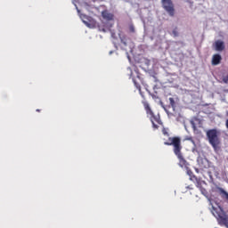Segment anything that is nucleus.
Returning a JSON list of instances; mask_svg holds the SVG:
<instances>
[{
    "mask_svg": "<svg viewBox=\"0 0 228 228\" xmlns=\"http://www.w3.org/2000/svg\"><path fill=\"white\" fill-rule=\"evenodd\" d=\"M160 106H161V108H163V109L166 108L165 105L163 104V102H160Z\"/></svg>",
    "mask_w": 228,
    "mask_h": 228,
    "instance_id": "obj_22",
    "label": "nucleus"
},
{
    "mask_svg": "<svg viewBox=\"0 0 228 228\" xmlns=\"http://www.w3.org/2000/svg\"><path fill=\"white\" fill-rule=\"evenodd\" d=\"M163 110L166 111L167 115H168V117H170V112L168 111V109H167V107H164Z\"/></svg>",
    "mask_w": 228,
    "mask_h": 228,
    "instance_id": "obj_19",
    "label": "nucleus"
},
{
    "mask_svg": "<svg viewBox=\"0 0 228 228\" xmlns=\"http://www.w3.org/2000/svg\"><path fill=\"white\" fill-rule=\"evenodd\" d=\"M209 177H211V172H208Z\"/></svg>",
    "mask_w": 228,
    "mask_h": 228,
    "instance_id": "obj_27",
    "label": "nucleus"
},
{
    "mask_svg": "<svg viewBox=\"0 0 228 228\" xmlns=\"http://www.w3.org/2000/svg\"><path fill=\"white\" fill-rule=\"evenodd\" d=\"M226 129H228V119L225 122Z\"/></svg>",
    "mask_w": 228,
    "mask_h": 228,
    "instance_id": "obj_23",
    "label": "nucleus"
},
{
    "mask_svg": "<svg viewBox=\"0 0 228 228\" xmlns=\"http://www.w3.org/2000/svg\"><path fill=\"white\" fill-rule=\"evenodd\" d=\"M185 140L191 142V143H193V145H195V141L193 140V137H186Z\"/></svg>",
    "mask_w": 228,
    "mask_h": 228,
    "instance_id": "obj_17",
    "label": "nucleus"
},
{
    "mask_svg": "<svg viewBox=\"0 0 228 228\" xmlns=\"http://www.w3.org/2000/svg\"><path fill=\"white\" fill-rule=\"evenodd\" d=\"M215 49L216 51L222 52L224 49H225V45L224 44V41L217 40L215 43Z\"/></svg>",
    "mask_w": 228,
    "mask_h": 228,
    "instance_id": "obj_9",
    "label": "nucleus"
},
{
    "mask_svg": "<svg viewBox=\"0 0 228 228\" xmlns=\"http://www.w3.org/2000/svg\"><path fill=\"white\" fill-rule=\"evenodd\" d=\"M119 38L121 41V49H123V51H127V47H129V50L132 51L131 39H129L124 34H119Z\"/></svg>",
    "mask_w": 228,
    "mask_h": 228,
    "instance_id": "obj_6",
    "label": "nucleus"
},
{
    "mask_svg": "<svg viewBox=\"0 0 228 228\" xmlns=\"http://www.w3.org/2000/svg\"><path fill=\"white\" fill-rule=\"evenodd\" d=\"M133 83H134V86L137 88V90H139V92H141L142 89L140 87V84H138V82L136 81V78H133Z\"/></svg>",
    "mask_w": 228,
    "mask_h": 228,
    "instance_id": "obj_12",
    "label": "nucleus"
},
{
    "mask_svg": "<svg viewBox=\"0 0 228 228\" xmlns=\"http://www.w3.org/2000/svg\"><path fill=\"white\" fill-rule=\"evenodd\" d=\"M110 54H113V51H110Z\"/></svg>",
    "mask_w": 228,
    "mask_h": 228,
    "instance_id": "obj_26",
    "label": "nucleus"
},
{
    "mask_svg": "<svg viewBox=\"0 0 228 228\" xmlns=\"http://www.w3.org/2000/svg\"><path fill=\"white\" fill-rule=\"evenodd\" d=\"M163 134H168L165 130H163Z\"/></svg>",
    "mask_w": 228,
    "mask_h": 228,
    "instance_id": "obj_25",
    "label": "nucleus"
},
{
    "mask_svg": "<svg viewBox=\"0 0 228 228\" xmlns=\"http://www.w3.org/2000/svg\"><path fill=\"white\" fill-rule=\"evenodd\" d=\"M169 102L173 110H175V101L174 100V98H169Z\"/></svg>",
    "mask_w": 228,
    "mask_h": 228,
    "instance_id": "obj_13",
    "label": "nucleus"
},
{
    "mask_svg": "<svg viewBox=\"0 0 228 228\" xmlns=\"http://www.w3.org/2000/svg\"><path fill=\"white\" fill-rule=\"evenodd\" d=\"M102 16L103 17V19H105V20H113V19H114L113 13H111L108 11H103L102 12Z\"/></svg>",
    "mask_w": 228,
    "mask_h": 228,
    "instance_id": "obj_11",
    "label": "nucleus"
},
{
    "mask_svg": "<svg viewBox=\"0 0 228 228\" xmlns=\"http://www.w3.org/2000/svg\"><path fill=\"white\" fill-rule=\"evenodd\" d=\"M74 5L76 7V10H77L82 22H84V24H86V26H87V28H92V25L90 24V20L92 18L88 17L86 14L81 13V11L79 10V8H77V5L76 4H74Z\"/></svg>",
    "mask_w": 228,
    "mask_h": 228,
    "instance_id": "obj_7",
    "label": "nucleus"
},
{
    "mask_svg": "<svg viewBox=\"0 0 228 228\" xmlns=\"http://www.w3.org/2000/svg\"><path fill=\"white\" fill-rule=\"evenodd\" d=\"M220 61H222V55L221 54H214L212 57V65H220Z\"/></svg>",
    "mask_w": 228,
    "mask_h": 228,
    "instance_id": "obj_10",
    "label": "nucleus"
},
{
    "mask_svg": "<svg viewBox=\"0 0 228 228\" xmlns=\"http://www.w3.org/2000/svg\"><path fill=\"white\" fill-rule=\"evenodd\" d=\"M137 74V79H139V81H142V78L140 77V73H136Z\"/></svg>",
    "mask_w": 228,
    "mask_h": 228,
    "instance_id": "obj_20",
    "label": "nucleus"
},
{
    "mask_svg": "<svg viewBox=\"0 0 228 228\" xmlns=\"http://www.w3.org/2000/svg\"><path fill=\"white\" fill-rule=\"evenodd\" d=\"M207 138L208 140V142L213 147L214 151L216 152V151L220 150V132L216 129H209L206 132Z\"/></svg>",
    "mask_w": 228,
    "mask_h": 228,
    "instance_id": "obj_3",
    "label": "nucleus"
},
{
    "mask_svg": "<svg viewBox=\"0 0 228 228\" xmlns=\"http://www.w3.org/2000/svg\"><path fill=\"white\" fill-rule=\"evenodd\" d=\"M174 37H179V32L177 31V28H175L173 31H172Z\"/></svg>",
    "mask_w": 228,
    "mask_h": 228,
    "instance_id": "obj_16",
    "label": "nucleus"
},
{
    "mask_svg": "<svg viewBox=\"0 0 228 228\" xmlns=\"http://www.w3.org/2000/svg\"><path fill=\"white\" fill-rule=\"evenodd\" d=\"M169 142H164V145H173L174 153L175 154V156H177L179 159V167L188 171L189 164L186 161V159H184V157H183V154L181 153V150L183 149V146H181V138L170 137Z\"/></svg>",
    "mask_w": 228,
    "mask_h": 228,
    "instance_id": "obj_1",
    "label": "nucleus"
},
{
    "mask_svg": "<svg viewBox=\"0 0 228 228\" xmlns=\"http://www.w3.org/2000/svg\"><path fill=\"white\" fill-rule=\"evenodd\" d=\"M198 163H199L200 168H201V170H204L209 167V162L206 159H199Z\"/></svg>",
    "mask_w": 228,
    "mask_h": 228,
    "instance_id": "obj_8",
    "label": "nucleus"
},
{
    "mask_svg": "<svg viewBox=\"0 0 228 228\" xmlns=\"http://www.w3.org/2000/svg\"><path fill=\"white\" fill-rule=\"evenodd\" d=\"M129 30H130L131 33H134V26L130 25L129 26Z\"/></svg>",
    "mask_w": 228,
    "mask_h": 228,
    "instance_id": "obj_18",
    "label": "nucleus"
},
{
    "mask_svg": "<svg viewBox=\"0 0 228 228\" xmlns=\"http://www.w3.org/2000/svg\"><path fill=\"white\" fill-rule=\"evenodd\" d=\"M144 108L147 115H151V122L153 128L158 129V125H156V123L154 122H157V124H161V119H159V116H154V112H152V110H151V106H149V103H145Z\"/></svg>",
    "mask_w": 228,
    "mask_h": 228,
    "instance_id": "obj_4",
    "label": "nucleus"
},
{
    "mask_svg": "<svg viewBox=\"0 0 228 228\" xmlns=\"http://www.w3.org/2000/svg\"><path fill=\"white\" fill-rule=\"evenodd\" d=\"M210 206V213L216 219L218 225L228 228V215L225 210H224V208H222V206L220 205H218L217 207H214L211 201Z\"/></svg>",
    "mask_w": 228,
    "mask_h": 228,
    "instance_id": "obj_2",
    "label": "nucleus"
},
{
    "mask_svg": "<svg viewBox=\"0 0 228 228\" xmlns=\"http://www.w3.org/2000/svg\"><path fill=\"white\" fill-rule=\"evenodd\" d=\"M200 192L202 193V195H204L206 197V195H208V191H206V189L204 187H201L200 189Z\"/></svg>",
    "mask_w": 228,
    "mask_h": 228,
    "instance_id": "obj_14",
    "label": "nucleus"
},
{
    "mask_svg": "<svg viewBox=\"0 0 228 228\" xmlns=\"http://www.w3.org/2000/svg\"><path fill=\"white\" fill-rule=\"evenodd\" d=\"M126 55H127L128 60H131V58L129 57V53H126Z\"/></svg>",
    "mask_w": 228,
    "mask_h": 228,
    "instance_id": "obj_24",
    "label": "nucleus"
},
{
    "mask_svg": "<svg viewBox=\"0 0 228 228\" xmlns=\"http://www.w3.org/2000/svg\"><path fill=\"white\" fill-rule=\"evenodd\" d=\"M37 111H40V110L37 109Z\"/></svg>",
    "mask_w": 228,
    "mask_h": 228,
    "instance_id": "obj_28",
    "label": "nucleus"
},
{
    "mask_svg": "<svg viewBox=\"0 0 228 228\" xmlns=\"http://www.w3.org/2000/svg\"><path fill=\"white\" fill-rule=\"evenodd\" d=\"M191 124L193 129H195V123L193 121H191Z\"/></svg>",
    "mask_w": 228,
    "mask_h": 228,
    "instance_id": "obj_21",
    "label": "nucleus"
},
{
    "mask_svg": "<svg viewBox=\"0 0 228 228\" xmlns=\"http://www.w3.org/2000/svg\"><path fill=\"white\" fill-rule=\"evenodd\" d=\"M196 186H197V188H200H200H202V181L197 180Z\"/></svg>",
    "mask_w": 228,
    "mask_h": 228,
    "instance_id": "obj_15",
    "label": "nucleus"
},
{
    "mask_svg": "<svg viewBox=\"0 0 228 228\" xmlns=\"http://www.w3.org/2000/svg\"><path fill=\"white\" fill-rule=\"evenodd\" d=\"M162 6L164 10L170 15V17H174L175 13V10L174 9V4L172 0H162Z\"/></svg>",
    "mask_w": 228,
    "mask_h": 228,
    "instance_id": "obj_5",
    "label": "nucleus"
}]
</instances>
